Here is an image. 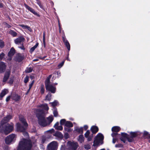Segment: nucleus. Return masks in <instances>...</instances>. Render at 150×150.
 Listing matches in <instances>:
<instances>
[{
	"label": "nucleus",
	"instance_id": "f704fd0d",
	"mask_svg": "<svg viewBox=\"0 0 150 150\" xmlns=\"http://www.w3.org/2000/svg\"><path fill=\"white\" fill-rule=\"evenodd\" d=\"M66 122V120L65 119H62L60 121V124L61 125H65Z\"/></svg>",
	"mask_w": 150,
	"mask_h": 150
},
{
	"label": "nucleus",
	"instance_id": "4d7b16f0",
	"mask_svg": "<svg viewBox=\"0 0 150 150\" xmlns=\"http://www.w3.org/2000/svg\"><path fill=\"white\" fill-rule=\"evenodd\" d=\"M59 123L58 122H57L56 123L54 126V127L56 128V127L59 126Z\"/></svg>",
	"mask_w": 150,
	"mask_h": 150
},
{
	"label": "nucleus",
	"instance_id": "3c124183",
	"mask_svg": "<svg viewBox=\"0 0 150 150\" xmlns=\"http://www.w3.org/2000/svg\"><path fill=\"white\" fill-rule=\"evenodd\" d=\"M45 137H42L40 140L42 144H43L44 143L45 141Z\"/></svg>",
	"mask_w": 150,
	"mask_h": 150
},
{
	"label": "nucleus",
	"instance_id": "de8ad7c7",
	"mask_svg": "<svg viewBox=\"0 0 150 150\" xmlns=\"http://www.w3.org/2000/svg\"><path fill=\"white\" fill-rule=\"evenodd\" d=\"M54 115L55 117H57V116L58 113L57 111L55 110L53 112Z\"/></svg>",
	"mask_w": 150,
	"mask_h": 150
},
{
	"label": "nucleus",
	"instance_id": "e433bc0d",
	"mask_svg": "<svg viewBox=\"0 0 150 150\" xmlns=\"http://www.w3.org/2000/svg\"><path fill=\"white\" fill-rule=\"evenodd\" d=\"M64 61H63L58 65V67L59 69L61 68L64 65Z\"/></svg>",
	"mask_w": 150,
	"mask_h": 150
},
{
	"label": "nucleus",
	"instance_id": "6e6d98bb",
	"mask_svg": "<svg viewBox=\"0 0 150 150\" xmlns=\"http://www.w3.org/2000/svg\"><path fill=\"white\" fill-rule=\"evenodd\" d=\"M21 45H22L21 47H18L19 48L21 49L22 50H24L25 48L23 46V44H21Z\"/></svg>",
	"mask_w": 150,
	"mask_h": 150
},
{
	"label": "nucleus",
	"instance_id": "c9c22d12",
	"mask_svg": "<svg viewBox=\"0 0 150 150\" xmlns=\"http://www.w3.org/2000/svg\"><path fill=\"white\" fill-rule=\"evenodd\" d=\"M41 90H40V92L42 94H43L44 92L45 89L44 88V86L42 85L41 87Z\"/></svg>",
	"mask_w": 150,
	"mask_h": 150
},
{
	"label": "nucleus",
	"instance_id": "8fccbe9b",
	"mask_svg": "<svg viewBox=\"0 0 150 150\" xmlns=\"http://www.w3.org/2000/svg\"><path fill=\"white\" fill-rule=\"evenodd\" d=\"M33 84L32 83H31L29 85V88L28 89V91H27V93H28V92L29 91L30 89H31V87H32L33 85Z\"/></svg>",
	"mask_w": 150,
	"mask_h": 150
},
{
	"label": "nucleus",
	"instance_id": "9d476101",
	"mask_svg": "<svg viewBox=\"0 0 150 150\" xmlns=\"http://www.w3.org/2000/svg\"><path fill=\"white\" fill-rule=\"evenodd\" d=\"M25 39L23 37H20L15 39L14 42L17 45L22 44L23 42L24 41Z\"/></svg>",
	"mask_w": 150,
	"mask_h": 150
},
{
	"label": "nucleus",
	"instance_id": "c85d7f7f",
	"mask_svg": "<svg viewBox=\"0 0 150 150\" xmlns=\"http://www.w3.org/2000/svg\"><path fill=\"white\" fill-rule=\"evenodd\" d=\"M130 134L131 135V137L132 138H134L137 136V134H138V132H131L130 133Z\"/></svg>",
	"mask_w": 150,
	"mask_h": 150
},
{
	"label": "nucleus",
	"instance_id": "1a4fd4ad",
	"mask_svg": "<svg viewBox=\"0 0 150 150\" xmlns=\"http://www.w3.org/2000/svg\"><path fill=\"white\" fill-rule=\"evenodd\" d=\"M12 116L11 115H7L1 120L0 123L1 125L4 124L5 123L7 122L10 119H12Z\"/></svg>",
	"mask_w": 150,
	"mask_h": 150
},
{
	"label": "nucleus",
	"instance_id": "cd10ccee",
	"mask_svg": "<svg viewBox=\"0 0 150 150\" xmlns=\"http://www.w3.org/2000/svg\"><path fill=\"white\" fill-rule=\"evenodd\" d=\"M52 95L50 93H49L46 96L45 100H50L51 99Z\"/></svg>",
	"mask_w": 150,
	"mask_h": 150
},
{
	"label": "nucleus",
	"instance_id": "dca6fc26",
	"mask_svg": "<svg viewBox=\"0 0 150 150\" xmlns=\"http://www.w3.org/2000/svg\"><path fill=\"white\" fill-rule=\"evenodd\" d=\"M24 58L23 56L21 54H17L16 56V60L18 62L21 61Z\"/></svg>",
	"mask_w": 150,
	"mask_h": 150
},
{
	"label": "nucleus",
	"instance_id": "58836bf2",
	"mask_svg": "<svg viewBox=\"0 0 150 150\" xmlns=\"http://www.w3.org/2000/svg\"><path fill=\"white\" fill-rule=\"evenodd\" d=\"M5 54L3 53H1L0 54V61L4 57Z\"/></svg>",
	"mask_w": 150,
	"mask_h": 150
},
{
	"label": "nucleus",
	"instance_id": "69168bd1",
	"mask_svg": "<svg viewBox=\"0 0 150 150\" xmlns=\"http://www.w3.org/2000/svg\"><path fill=\"white\" fill-rule=\"evenodd\" d=\"M60 72L59 71H57V75L58 76V77L60 76Z\"/></svg>",
	"mask_w": 150,
	"mask_h": 150
},
{
	"label": "nucleus",
	"instance_id": "9b49d317",
	"mask_svg": "<svg viewBox=\"0 0 150 150\" xmlns=\"http://www.w3.org/2000/svg\"><path fill=\"white\" fill-rule=\"evenodd\" d=\"M6 65L5 63L3 62H0V73L4 72L6 69Z\"/></svg>",
	"mask_w": 150,
	"mask_h": 150
},
{
	"label": "nucleus",
	"instance_id": "052dcab7",
	"mask_svg": "<svg viewBox=\"0 0 150 150\" xmlns=\"http://www.w3.org/2000/svg\"><path fill=\"white\" fill-rule=\"evenodd\" d=\"M62 40H63V41L64 42H65L66 40H66V38H65V36L62 37Z\"/></svg>",
	"mask_w": 150,
	"mask_h": 150
},
{
	"label": "nucleus",
	"instance_id": "393cba45",
	"mask_svg": "<svg viewBox=\"0 0 150 150\" xmlns=\"http://www.w3.org/2000/svg\"><path fill=\"white\" fill-rule=\"evenodd\" d=\"M8 93V90L6 89H4L3 90L1 93L0 96L1 97H3L6 94Z\"/></svg>",
	"mask_w": 150,
	"mask_h": 150
},
{
	"label": "nucleus",
	"instance_id": "7c9ffc66",
	"mask_svg": "<svg viewBox=\"0 0 150 150\" xmlns=\"http://www.w3.org/2000/svg\"><path fill=\"white\" fill-rule=\"evenodd\" d=\"M33 69L31 67H27L25 71L26 73H29L32 71Z\"/></svg>",
	"mask_w": 150,
	"mask_h": 150
},
{
	"label": "nucleus",
	"instance_id": "ea45409f",
	"mask_svg": "<svg viewBox=\"0 0 150 150\" xmlns=\"http://www.w3.org/2000/svg\"><path fill=\"white\" fill-rule=\"evenodd\" d=\"M55 129H56L57 130H61L63 129V127L61 125L59 126H57V127H56Z\"/></svg>",
	"mask_w": 150,
	"mask_h": 150
},
{
	"label": "nucleus",
	"instance_id": "f03ea898",
	"mask_svg": "<svg viewBox=\"0 0 150 150\" xmlns=\"http://www.w3.org/2000/svg\"><path fill=\"white\" fill-rule=\"evenodd\" d=\"M32 146L31 141L23 138L19 142L17 150H30Z\"/></svg>",
	"mask_w": 150,
	"mask_h": 150
},
{
	"label": "nucleus",
	"instance_id": "72a5a7b5",
	"mask_svg": "<svg viewBox=\"0 0 150 150\" xmlns=\"http://www.w3.org/2000/svg\"><path fill=\"white\" fill-rule=\"evenodd\" d=\"M50 103L51 104L52 106H55L57 105L58 104V103L57 100H55L53 102Z\"/></svg>",
	"mask_w": 150,
	"mask_h": 150
},
{
	"label": "nucleus",
	"instance_id": "bf43d9fd",
	"mask_svg": "<svg viewBox=\"0 0 150 150\" xmlns=\"http://www.w3.org/2000/svg\"><path fill=\"white\" fill-rule=\"evenodd\" d=\"M58 22H59V32L60 33H61V25L60 24V23L59 22V21H58Z\"/></svg>",
	"mask_w": 150,
	"mask_h": 150
},
{
	"label": "nucleus",
	"instance_id": "5701e85b",
	"mask_svg": "<svg viewBox=\"0 0 150 150\" xmlns=\"http://www.w3.org/2000/svg\"><path fill=\"white\" fill-rule=\"evenodd\" d=\"M74 130L79 133H83V127H75Z\"/></svg>",
	"mask_w": 150,
	"mask_h": 150
},
{
	"label": "nucleus",
	"instance_id": "7ed1b4c3",
	"mask_svg": "<svg viewBox=\"0 0 150 150\" xmlns=\"http://www.w3.org/2000/svg\"><path fill=\"white\" fill-rule=\"evenodd\" d=\"M14 129V124L12 123L1 125H0V132L6 135L12 132Z\"/></svg>",
	"mask_w": 150,
	"mask_h": 150
},
{
	"label": "nucleus",
	"instance_id": "c756f323",
	"mask_svg": "<svg viewBox=\"0 0 150 150\" xmlns=\"http://www.w3.org/2000/svg\"><path fill=\"white\" fill-rule=\"evenodd\" d=\"M64 43L69 51L70 50V45L69 43L68 40H66L65 42Z\"/></svg>",
	"mask_w": 150,
	"mask_h": 150
},
{
	"label": "nucleus",
	"instance_id": "6ab92c4d",
	"mask_svg": "<svg viewBox=\"0 0 150 150\" xmlns=\"http://www.w3.org/2000/svg\"><path fill=\"white\" fill-rule=\"evenodd\" d=\"M20 120L23 123L25 127H27L28 125L25 119L23 117H19Z\"/></svg>",
	"mask_w": 150,
	"mask_h": 150
},
{
	"label": "nucleus",
	"instance_id": "603ef678",
	"mask_svg": "<svg viewBox=\"0 0 150 150\" xmlns=\"http://www.w3.org/2000/svg\"><path fill=\"white\" fill-rule=\"evenodd\" d=\"M4 25H5L6 27H7L8 28H10L11 27V26L10 25L6 23H5Z\"/></svg>",
	"mask_w": 150,
	"mask_h": 150
},
{
	"label": "nucleus",
	"instance_id": "473e14b6",
	"mask_svg": "<svg viewBox=\"0 0 150 150\" xmlns=\"http://www.w3.org/2000/svg\"><path fill=\"white\" fill-rule=\"evenodd\" d=\"M38 46V43H36V45L33 47H32L30 50V52L32 53L35 50V49L37 47V46Z\"/></svg>",
	"mask_w": 150,
	"mask_h": 150
},
{
	"label": "nucleus",
	"instance_id": "5fc2aeb1",
	"mask_svg": "<svg viewBox=\"0 0 150 150\" xmlns=\"http://www.w3.org/2000/svg\"><path fill=\"white\" fill-rule=\"evenodd\" d=\"M64 129L65 130V131H67V132H70L71 131V129L67 128H65Z\"/></svg>",
	"mask_w": 150,
	"mask_h": 150
},
{
	"label": "nucleus",
	"instance_id": "4c0bfd02",
	"mask_svg": "<svg viewBox=\"0 0 150 150\" xmlns=\"http://www.w3.org/2000/svg\"><path fill=\"white\" fill-rule=\"evenodd\" d=\"M84 147L85 149L88 150L91 148V146L88 144H85L84 146Z\"/></svg>",
	"mask_w": 150,
	"mask_h": 150
},
{
	"label": "nucleus",
	"instance_id": "09e8293b",
	"mask_svg": "<svg viewBox=\"0 0 150 150\" xmlns=\"http://www.w3.org/2000/svg\"><path fill=\"white\" fill-rule=\"evenodd\" d=\"M54 129H50V130H48L46 132H49L50 133H52V132H54Z\"/></svg>",
	"mask_w": 150,
	"mask_h": 150
},
{
	"label": "nucleus",
	"instance_id": "f8f14e48",
	"mask_svg": "<svg viewBox=\"0 0 150 150\" xmlns=\"http://www.w3.org/2000/svg\"><path fill=\"white\" fill-rule=\"evenodd\" d=\"M26 127L22 126L19 123H18L16 124V128L17 131L21 132H24L25 129V128Z\"/></svg>",
	"mask_w": 150,
	"mask_h": 150
},
{
	"label": "nucleus",
	"instance_id": "aec40b11",
	"mask_svg": "<svg viewBox=\"0 0 150 150\" xmlns=\"http://www.w3.org/2000/svg\"><path fill=\"white\" fill-rule=\"evenodd\" d=\"M54 135L59 138H62L63 137V136L62 133L58 131L56 132Z\"/></svg>",
	"mask_w": 150,
	"mask_h": 150
},
{
	"label": "nucleus",
	"instance_id": "412c9836",
	"mask_svg": "<svg viewBox=\"0 0 150 150\" xmlns=\"http://www.w3.org/2000/svg\"><path fill=\"white\" fill-rule=\"evenodd\" d=\"M15 53V50L14 49L13 47L11 48L8 53V57H12L14 55Z\"/></svg>",
	"mask_w": 150,
	"mask_h": 150
},
{
	"label": "nucleus",
	"instance_id": "b1692460",
	"mask_svg": "<svg viewBox=\"0 0 150 150\" xmlns=\"http://www.w3.org/2000/svg\"><path fill=\"white\" fill-rule=\"evenodd\" d=\"M120 129V127L118 126H114L112 128V132H118Z\"/></svg>",
	"mask_w": 150,
	"mask_h": 150
},
{
	"label": "nucleus",
	"instance_id": "c03bdc74",
	"mask_svg": "<svg viewBox=\"0 0 150 150\" xmlns=\"http://www.w3.org/2000/svg\"><path fill=\"white\" fill-rule=\"evenodd\" d=\"M21 27H22V28L24 29H27L28 28H29V27L27 26V25H21Z\"/></svg>",
	"mask_w": 150,
	"mask_h": 150
},
{
	"label": "nucleus",
	"instance_id": "4468645a",
	"mask_svg": "<svg viewBox=\"0 0 150 150\" xmlns=\"http://www.w3.org/2000/svg\"><path fill=\"white\" fill-rule=\"evenodd\" d=\"M10 73L11 71L9 70H7L6 71L3 79V82H5L7 81L9 77Z\"/></svg>",
	"mask_w": 150,
	"mask_h": 150
},
{
	"label": "nucleus",
	"instance_id": "2eb2a0df",
	"mask_svg": "<svg viewBox=\"0 0 150 150\" xmlns=\"http://www.w3.org/2000/svg\"><path fill=\"white\" fill-rule=\"evenodd\" d=\"M54 118L52 115H50L47 118V126L49 125L53 120Z\"/></svg>",
	"mask_w": 150,
	"mask_h": 150
},
{
	"label": "nucleus",
	"instance_id": "ddd939ff",
	"mask_svg": "<svg viewBox=\"0 0 150 150\" xmlns=\"http://www.w3.org/2000/svg\"><path fill=\"white\" fill-rule=\"evenodd\" d=\"M90 132L89 130H88L84 134L85 137L87 138L88 141H90L93 138L92 134L90 135Z\"/></svg>",
	"mask_w": 150,
	"mask_h": 150
},
{
	"label": "nucleus",
	"instance_id": "e2e57ef3",
	"mask_svg": "<svg viewBox=\"0 0 150 150\" xmlns=\"http://www.w3.org/2000/svg\"><path fill=\"white\" fill-rule=\"evenodd\" d=\"M43 42L44 43L45 42V33L44 32L43 35Z\"/></svg>",
	"mask_w": 150,
	"mask_h": 150
},
{
	"label": "nucleus",
	"instance_id": "338daca9",
	"mask_svg": "<svg viewBox=\"0 0 150 150\" xmlns=\"http://www.w3.org/2000/svg\"><path fill=\"white\" fill-rule=\"evenodd\" d=\"M148 132H147L146 131H144V135H147L148 134Z\"/></svg>",
	"mask_w": 150,
	"mask_h": 150
},
{
	"label": "nucleus",
	"instance_id": "864d4df0",
	"mask_svg": "<svg viewBox=\"0 0 150 150\" xmlns=\"http://www.w3.org/2000/svg\"><path fill=\"white\" fill-rule=\"evenodd\" d=\"M11 96H8L6 99V101L7 102H8V101H9L11 98Z\"/></svg>",
	"mask_w": 150,
	"mask_h": 150
},
{
	"label": "nucleus",
	"instance_id": "a18cd8bd",
	"mask_svg": "<svg viewBox=\"0 0 150 150\" xmlns=\"http://www.w3.org/2000/svg\"><path fill=\"white\" fill-rule=\"evenodd\" d=\"M21 27H22V28L24 29H27L28 28H29V27L27 26V25H21Z\"/></svg>",
	"mask_w": 150,
	"mask_h": 150
},
{
	"label": "nucleus",
	"instance_id": "2f4dec72",
	"mask_svg": "<svg viewBox=\"0 0 150 150\" xmlns=\"http://www.w3.org/2000/svg\"><path fill=\"white\" fill-rule=\"evenodd\" d=\"M9 33L13 37L16 36L17 35V33L16 32L12 30H10L9 32Z\"/></svg>",
	"mask_w": 150,
	"mask_h": 150
},
{
	"label": "nucleus",
	"instance_id": "f3484780",
	"mask_svg": "<svg viewBox=\"0 0 150 150\" xmlns=\"http://www.w3.org/2000/svg\"><path fill=\"white\" fill-rule=\"evenodd\" d=\"M24 6L30 12L32 13L35 15L37 14V13L35 12L33 9L30 7L29 6L25 4H24Z\"/></svg>",
	"mask_w": 150,
	"mask_h": 150
},
{
	"label": "nucleus",
	"instance_id": "bb28decb",
	"mask_svg": "<svg viewBox=\"0 0 150 150\" xmlns=\"http://www.w3.org/2000/svg\"><path fill=\"white\" fill-rule=\"evenodd\" d=\"M78 141L81 143H82L84 141V137L82 135H80L78 138Z\"/></svg>",
	"mask_w": 150,
	"mask_h": 150
},
{
	"label": "nucleus",
	"instance_id": "0eeeda50",
	"mask_svg": "<svg viewBox=\"0 0 150 150\" xmlns=\"http://www.w3.org/2000/svg\"><path fill=\"white\" fill-rule=\"evenodd\" d=\"M16 135L15 134H11L7 137L5 139L6 144H9L12 142H13L16 139Z\"/></svg>",
	"mask_w": 150,
	"mask_h": 150
},
{
	"label": "nucleus",
	"instance_id": "6e6552de",
	"mask_svg": "<svg viewBox=\"0 0 150 150\" xmlns=\"http://www.w3.org/2000/svg\"><path fill=\"white\" fill-rule=\"evenodd\" d=\"M58 148L57 143L56 141H53L49 144L47 146L48 150H57Z\"/></svg>",
	"mask_w": 150,
	"mask_h": 150
},
{
	"label": "nucleus",
	"instance_id": "37998d69",
	"mask_svg": "<svg viewBox=\"0 0 150 150\" xmlns=\"http://www.w3.org/2000/svg\"><path fill=\"white\" fill-rule=\"evenodd\" d=\"M29 79V77L28 76H26L25 77L24 82L25 83H27Z\"/></svg>",
	"mask_w": 150,
	"mask_h": 150
},
{
	"label": "nucleus",
	"instance_id": "79ce46f5",
	"mask_svg": "<svg viewBox=\"0 0 150 150\" xmlns=\"http://www.w3.org/2000/svg\"><path fill=\"white\" fill-rule=\"evenodd\" d=\"M122 136L124 137L125 138H127L128 137V135L126 133H122Z\"/></svg>",
	"mask_w": 150,
	"mask_h": 150
},
{
	"label": "nucleus",
	"instance_id": "a211bd4d",
	"mask_svg": "<svg viewBox=\"0 0 150 150\" xmlns=\"http://www.w3.org/2000/svg\"><path fill=\"white\" fill-rule=\"evenodd\" d=\"M91 130L93 133H96L98 131V129L97 126H93L91 127Z\"/></svg>",
	"mask_w": 150,
	"mask_h": 150
},
{
	"label": "nucleus",
	"instance_id": "39448f33",
	"mask_svg": "<svg viewBox=\"0 0 150 150\" xmlns=\"http://www.w3.org/2000/svg\"><path fill=\"white\" fill-rule=\"evenodd\" d=\"M52 75L49 76V78H47L46 79L45 85L46 90L51 92L52 93H55L56 88L52 84H50L49 83V79L51 77Z\"/></svg>",
	"mask_w": 150,
	"mask_h": 150
},
{
	"label": "nucleus",
	"instance_id": "a878e982",
	"mask_svg": "<svg viewBox=\"0 0 150 150\" xmlns=\"http://www.w3.org/2000/svg\"><path fill=\"white\" fill-rule=\"evenodd\" d=\"M65 126L69 127H73V125L70 121H67L65 122Z\"/></svg>",
	"mask_w": 150,
	"mask_h": 150
},
{
	"label": "nucleus",
	"instance_id": "4be33fe9",
	"mask_svg": "<svg viewBox=\"0 0 150 150\" xmlns=\"http://www.w3.org/2000/svg\"><path fill=\"white\" fill-rule=\"evenodd\" d=\"M11 98L13 100L15 101H18L20 99V97L18 95L14 94L11 95Z\"/></svg>",
	"mask_w": 150,
	"mask_h": 150
},
{
	"label": "nucleus",
	"instance_id": "a19ab883",
	"mask_svg": "<svg viewBox=\"0 0 150 150\" xmlns=\"http://www.w3.org/2000/svg\"><path fill=\"white\" fill-rule=\"evenodd\" d=\"M118 134L117 133V132H113L111 135L113 137H114L115 138L117 136V135Z\"/></svg>",
	"mask_w": 150,
	"mask_h": 150
},
{
	"label": "nucleus",
	"instance_id": "680f3d73",
	"mask_svg": "<svg viewBox=\"0 0 150 150\" xmlns=\"http://www.w3.org/2000/svg\"><path fill=\"white\" fill-rule=\"evenodd\" d=\"M128 141L130 142H132L133 140V138H132V137H131V138H130V139L128 138Z\"/></svg>",
	"mask_w": 150,
	"mask_h": 150
},
{
	"label": "nucleus",
	"instance_id": "0e129e2a",
	"mask_svg": "<svg viewBox=\"0 0 150 150\" xmlns=\"http://www.w3.org/2000/svg\"><path fill=\"white\" fill-rule=\"evenodd\" d=\"M83 128L85 130H86L88 128V126L87 125H85L84 126Z\"/></svg>",
	"mask_w": 150,
	"mask_h": 150
},
{
	"label": "nucleus",
	"instance_id": "423d86ee",
	"mask_svg": "<svg viewBox=\"0 0 150 150\" xmlns=\"http://www.w3.org/2000/svg\"><path fill=\"white\" fill-rule=\"evenodd\" d=\"M104 138L103 135L101 134H98L95 138L93 142V146H96L101 143Z\"/></svg>",
	"mask_w": 150,
	"mask_h": 150
},
{
	"label": "nucleus",
	"instance_id": "774afa93",
	"mask_svg": "<svg viewBox=\"0 0 150 150\" xmlns=\"http://www.w3.org/2000/svg\"><path fill=\"white\" fill-rule=\"evenodd\" d=\"M9 58L7 59L8 60L11 61L12 59V57H9Z\"/></svg>",
	"mask_w": 150,
	"mask_h": 150
},
{
	"label": "nucleus",
	"instance_id": "20e7f679",
	"mask_svg": "<svg viewBox=\"0 0 150 150\" xmlns=\"http://www.w3.org/2000/svg\"><path fill=\"white\" fill-rule=\"evenodd\" d=\"M78 146L77 142L69 141L67 143V148H65L64 145L63 144L61 146L60 150H76Z\"/></svg>",
	"mask_w": 150,
	"mask_h": 150
},
{
	"label": "nucleus",
	"instance_id": "f257e3e1",
	"mask_svg": "<svg viewBox=\"0 0 150 150\" xmlns=\"http://www.w3.org/2000/svg\"><path fill=\"white\" fill-rule=\"evenodd\" d=\"M49 110V107L46 104L42 105L38 108V123L41 126L45 127L47 126V122L45 119V110Z\"/></svg>",
	"mask_w": 150,
	"mask_h": 150
},
{
	"label": "nucleus",
	"instance_id": "49530a36",
	"mask_svg": "<svg viewBox=\"0 0 150 150\" xmlns=\"http://www.w3.org/2000/svg\"><path fill=\"white\" fill-rule=\"evenodd\" d=\"M4 46V44L3 42L2 41H0V47L1 48H3Z\"/></svg>",
	"mask_w": 150,
	"mask_h": 150
},
{
	"label": "nucleus",
	"instance_id": "13d9d810",
	"mask_svg": "<svg viewBox=\"0 0 150 150\" xmlns=\"http://www.w3.org/2000/svg\"><path fill=\"white\" fill-rule=\"evenodd\" d=\"M117 140V139L116 138L113 137V140H112V142L114 144L116 142Z\"/></svg>",
	"mask_w": 150,
	"mask_h": 150
}]
</instances>
